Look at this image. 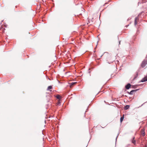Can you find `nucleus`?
Wrapping results in <instances>:
<instances>
[{
    "mask_svg": "<svg viewBox=\"0 0 147 147\" xmlns=\"http://www.w3.org/2000/svg\"><path fill=\"white\" fill-rule=\"evenodd\" d=\"M135 138L134 137L133 139V140L132 141V142L134 144H136V141L134 140Z\"/></svg>",
    "mask_w": 147,
    "mask_h": 147,
    "instance_id": "obj_7",
    "label": "nucleus"
},
{
    "mask_svg": "<svg viewBox=\"0 0 147 147\" xmlns=\"http://www.w3.org/2000/svg\"><path fill=\"white\" fill-rule=\"evenodd\" d=\"M115 58L114 59H112L111 55L109 54H107L106 59H107V61H110L109 62H108L109 63H111V62H112L114 61L115 60Z\"/></svg>",
    "mask_w": 147,
    "mask_h": 147,
    "instance_id": "obj_1",
    "label": "nucleus"
},
{
    "mask_svg": "<svg viewBox=\"0 0 147 147\" xmlns=\"http://www.w3.org/2000/svg\"><path fill=\"white\" fill-rule=\"evenodd\" d=\"M56 97L57 99H60L61 98V96L59 95H56Z\"/></svg>",
    "mask_w": 147,
    "mask_h": 147,
    "instance_id": "obj_10",
    "label": "nucleus"
},
{
    "mask_svg": "<svg viewBox=\"0 0 147 147\" xmlns=\"http://www.w3.org/2000/svg\"><path fill=\"white\" fill-rule=\"evenodd\" d=\"M136 90H133L131 91L129 93V94H133L134 92H136Z\"/></svg>",
    "mask_w": 147,
    "mask_h": 147,
    "instance_id": "obj_5",
    "label": "nucleus"
},
{
    "mask_svg": "<svg viewBox=\"0 0 147 147\" xmlns=\"http://www.w3.org/2000/svg\"><path fill=\"white\" fill-rule=\"evenodd\" d=\"M124 115H123V116L122 117H121V118H120V121L121 122H122V121L124 119Z\"/></svg>",
    "mask_w": 147,
    "mask_h": 147,
    "instance_id": "obj_12",
    "label": "nucleus"
},
{
    "mask_svg": "<svg viewBox=\"0 0 147 147\" xmlns=\"http://www.w3.org/2000/svg\"><path fill=\"white\" fill-rule=\"evenodd\" d=\"M129 106L128 105H127L125 106V107H124V109L125 110H127L129 108Z\"/></svg>",
    "mask_w": 147,
    "mask_h": 147,
    "instance_id": "obj_11",
    "label": "nucleus"
},
{
    "mask_svg": "<svg viewBox=\"0 0 147 147\" xmlns=\"http://www.w3.org/2000/svg\"><path fill=\"white\" fill-rule=\"evenodd\" d=\"M131 86V85L129 84H128L125 86V88L126 89H128Z\"/></svg>",
    "mask_w": 147,
    "mask_h": 147,
    "instance_id": "obj_4",
    "label": "nucleus"
},
{
    "mask_svg": "<svg viewBox=\"0 0 147 147\" xmlns=\"http://www.w3.org/2000/svg\"><path fill=\"white\" fill-rule=\"evenodd\" d=\"M145 135V132L144 130H142V136H144Z\"/></svg>",
    "mask_w": 147,
    "mask_h": 147,
    "instance_id": "obj_9",
    "label": "nucleus"
},
{
    "mask_svg": "<svg viewBox=\"0 0 147 147\" xmlns=\"http://www.w3.org/2000/svg\"><path fill=\"white\" fill-rule=\"evenodd\" d=\"M138 20V18L136 17V18L135 20V25H136L137 24V20Z\"/></svg>",
    "mask_w": 147,
    "mask_h": 147,
    "instance_id": "obj_6",
    "label": "nucleus"
},
{
    "mask_svg": "<svg viewBox=\"0 0 147 147\" xmlns=\"http://www.w3.org/2000/svg\"><path fill=\"white\" fill-rule=\"evenodd\" d=\"M77 83L76 82H72L71 84V85H70V87L71 88L73 86V85Z\"/></svg>",
    "mask_w": 147,
    "mask_h": 147,
    "instance_id": "obj_8",
    "label": "nucleus"
},
{
    "mask_svg": "<svg viewBox=\"0 0 147 147\" xmlns=\"http://www.w3.org/2000/svg\"><path fill=\"white\" fill-rule=\"evenodd\" d=\"M147 64V60H144L142 62L141 66L142 67H144Z\"/></svg>",
    "mask_w": 147,
    "mask_h": 147,
    "instance_id": "obj_2",
    "label": "nucleus"
},
{
    "mask_svg": "<svg viewBox=\"0 0 147 147\" xmlns=\"http://www.w3.org/2000/svg\"><path fill=\"white\" fill-rule=\"evenodd\" d=\"M52 87L51 86H49L47 88V90H50V89H52Z\"/></svg>",
    "mask_w": 147,
    "mask_h": 147,
    "instance_id": "obj_13",
    "label": "nucleus"
},
{
    "mask_svg": "<svg viewBox=\"0 0 147 147\" xmlns=\"http://www.w3.org/2000/svg\"><path fill=\"white\" fill-rule=\"evenodd\" d=\"M147 81V77H144V78L142 79L141 80V81L142 82H146Z\"/></svg>",
    "mask_w": 147,
    "mask_h": 147,
    "instance_id": "obj_3",
    "label": "nucleus"
}]
</instances>
